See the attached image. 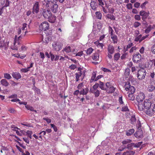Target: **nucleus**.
Listing matches in <instances>:
<instances>
[{"mask_svg": "<svg viewBox=\"0 0 155 155\" xmlns=\"http://www.w3.org/2000/svg\"><path fill=\"white\" fill-rule=\"evenodd\" d=\"M4 78L7 79H10L12 78V77L10 74L8 73H5L4 74Z\"/></svg>", "mask_w": 155, "mask_h": 155, "instance_id": "a18cd8bd", "label": "nucleus"}, {"mask_svg": "<svg viewBox=\"0 0 155 155\" xmlns=\"http://www.w3.org/2000/svg\"><path fill=\"white\" fill-rule=\"evenodd\" d=\"M8 42L5 43L4 40L2 39V38L0 37V48L4 46L6 48L8 46Z\"/></svg>", "mask_w": 155, "mask_h": 155, "instance_id": "4468645a", "label": "nucleus"}, {"mask_svg": "<svg viewBox=\"0 0 155 155\" xmlns=\"http://www.w3.org/2000/svg\"><path fill=\"white\" fill-rule=\"evenodd\" d=\"M147 89L148 91L153 92L155 89V87L153 85L150 84L148 85Z\"/></svg>", "mask_w": 155, "mask_h": 155, "instance_id": "4be33fe9", "label": "nucleus"}, {"mask_svg": "<svg viewBox=\"0 0 155 155\" xmlns=\"http://www.w3.org/2000/svg\"><path fill=\"white\" fill-rule=\"evenodd\" d=\"M149 12H147L144 11L142 10L140 12V15L142 16V18L143 21L145 20L149 16Z\"/></svg>", "mask_w": 155, "mask_h": 155, "instance_id": "9b49d317", "label": "nucleus"}, {"mask_svg": "<svg viewBox=\"0 0 155 155\" xmlns=\"http://www.w3.org/2000/svg\"><path fill=\"white\" fill-rule=\"evenodd\" d=\"M145 95L143 92L139 93L136 98V100L137 102L135 103V104L140 111L143 110L142 103L143 102V101Z\"/></svg>", "mask_w": 155, "mask_h": 155, "instance_id": "f03ea898", "label": "nucleus"}, {"mask_svg": "<svg viewBox=\"0 0 155 155\" xmlns=\"http://www.w3.org/2000/svg\"><path fill=\"white\" fill-rule=\"evenodd\" d=\"M109 32L110 34V35L114 34V31L112 27L110 26L109 27Z\"/></svg>", "mask_w": 155, "mask_h": 155, "instance_id": "09e8293b", "label": "nucleus"}, {"mask_svg": "<svg viewBox=\"0 0 155 155\" xmlns=\"http://www.w3.org/2000/svg\"><path fill=\"white\" fill-rule=\"evenodd\" d=\"M10 2H11L9 1L8 0H6L5 6H8Z\"/></svg>", "mask_w": 155, "mask_h": 155, "instance_id": "0e129e2a", "label": "nucleus"}, {"mask_svg": "<svg viewBox=\"0 0 155 155\" xmlns=\"http://www.w3.org/2000/svg\"><path fill=\"white\" fill-rule=\"evenodd\" d=\"M134 143H129L127 145V147H126V148L128 149L131 150L134 147Z\"/></svg>", "mask_w": 155, "mask_h": 155, "instance_id": "f704fd0d", "label": "nucleus"}, {"mask_svg": "<svg viewBox=\"0 0 155 155\" xmlns=\"http://www.w3.org/2000/svg\"><path fill=\"white\" fill-rule=\"evenodd\" d=\"M130 93L134 94L135 91V89L134 87L133 86H131L130 87L129 90Z\"/></svg>", "mask_w": 155, "mask_h": 155, "instance_id": "a19ab883", "label": "nucleus"}, {"mask_svg": "<svg viewBox=\"0 0 155 155\" xmlns=\"http://www.w3.org/2000/svg\"><path fill=\"white\" fill-rule=\"evenodd\" d=\"M140 5V3L136 2L134 4V7L137 8H138Z\"/></svg>", "mask_w": 155, "mask_h": 155, "instance_id": "69168bd1", "label": "nucleus"}, {"mask_svg": "<svg viewBox=\"0 0 155 155\" xmlns=\"http://www.w3.org/2000/svg\"><path fill=\"white\" fill-rule=\"evenodd\" d=\"M135 19L137 20H140V15H136L134 16Z\"/></svg>", "mask_w": 155, "mask_h": 155, "instance_id": "bf43d9fd", "label": "nucleus"}, {"mask_svg": "<svg viewBox=\"0 0 155 155\" xmlns=\"http://www.w3.org/2000/svg\"><path fill=\"white\" fill-rule=\"evenodd\" d=\"M131 87V86L130 83L129 82H126L124 86L125 88L127 91H129Z\"/></svg>", "mask_w": 155, "mask_h": 155, "instance_id": "bb28decb", "label": "nucleus"}, {"mask_svg": "<svg viewBox=\"0 0 155 155\" xmlns=\"http://www.w3.org/2000/svg\"><path fill=\"white\" fill-rule=\"evenodd\" d=\"M141 24L140 22L138 21H135L134 24V26L135 28H137Z\"/></svg>", "mask_w": 155, "mask_h": 155, "instance_id": "8fccbe9b", "label": "nucleus"}, {"mask_svg": "<svg viewBox=\"0 0 155 155\" xmlns=\"http://www.w3.org/2000/svg\"><path fill=\"white\" fill-rule=\"evenodd\" d=\"M88 91L89 89L88 88H86L84 89L83 88L80 91V94L86 95L87 94Z\"/></svg>", "mask_w": 155, "mask_h": 155, "instance_id": "aec40b11", "label": "nucleus"}, {"mask_svg": "<svg viewBox=\"0 0 155 155\" xmlns=\"http://www.w3.org/2000/svg\"><path fill=\"white\" fill-rule=\"evenodd\" d=\"M63 51H64L66 53H69L71 51V47L70 46H66L64 49Z\"/></svg>", "mask_w": 155, "mask_h": 155, "instance_id": "e433bc0d", "label": "nucleus"}, {"mask_svg": "<svg viewBox=\"0 0 155 155\" xmlns=\"http://www.w3.org/2000/svg\"><path fill=\"white\" fill-rule=\"evenodd\" d=\"M27 135L28 136V137L30 138H32L31 135L32 134V132L31 130H28L26 132Z\"/></svg>", "mask_w": 155, "mask_h": 155, "instance_id": "c03bdc74", "label": "nucleus"}, {"mask_svg": "<svg viewBox=\"0 0 155 155\" xmlns=\"http://www.w3.org/2000/svg\"><path fill=\"white\" fill-rule=\"evenodd\" d=\"M39 10V3L38 2H36L34 5L32 12L34 14H37Z\"/></svg>", "mask_w": 155, "mask_h": 155, "instance_id": "9d476101", "label": "nucleus"}, {"mask_svg": "<svg viewBox=\"0 0 155 155\" xmlns=\"http://www.w3.org/2000/svg\"><path fill=\"white\" fill-rule=\"evenodd\" d=\"M151 51L155 54V44L152 46L151 48Z\"/></svg>", "mask_w": 155, "mask_h": 155, "instance_id": "680f3d73", "label": "nucleus"}, {"mask_svg": "<svg viewBox=\"0 0 155 155\" xmlns=\"http://www.w3.org/2000/svg\"><path fill=\"white\" fill-rule=\"evenodd\" d=\"M130 72V68H126V69L125 70L124 75L127 78L129 76Z\"/></svg>", "mask_w": 155, "mask_h": 155, "instance_id": "72a5a7b5", "label": "nucleus"}, {"mask_svg": "<svg viewBox=\"0 0 155 155\" xmlns=\"http://www.w3.org/2000/svg\"><path fill=\"white\" fill-rule=\"evenodd\" d=\"M134 132V129H131L126 131V135L127 136H130Z\"/></svg>", "mask_w": 155, "mask_h": 155, "instance_id": "a878e982", "label": "nucleus"}, {"mask_svg": "<svg viewBox=\"0 0 155 155\" xmlns=\"http://www.w3.org/2000/svg\"><path fill=\"white\" fill-rule=\"evenodd\" d=\"M50 125L51 126V127H52L54 131L57 132L58 130V129L57 128V127L54 124H50Z\"/></svg>", "mask_w": 155, "mask_h": 155, "instance_id": "864d4df0", "label": "nucleus"}, {"mask_svg": "<svg viewBox=\"0 0 155 155\" xmlns=\"http://www.w3.org/2000/svg\"><path fill=\"white\" fill-rule=\"evenodd\" d=\"M96 17L98 19H101L102 15L101 13L100 12H97L95 13Z\"/></svg>", "mask_w": 155, "mask_h": 155, "instance_id": "7c9ffc66", "label": "nucleus"}, {"mask_svg": "<svg viewBox=\"0 0 155 155\" xmlns=\"http://www.w3.org/2000/svg\"><path fill=\"white\" fill-rule=\"evenodd\" d=\"M130 120L131 124H135L136 121V118L134 115H132Z\"/></svg>", "mask_w": 155, "mask_h": 155, "instance_id": "c85d7f7f", "label": "nucleus"}, {"mask_svg": "<svg viewBox=\"0 0 155 155\" xmlns=\"http://www.w3.org/2000/svg\"><path fill=\"white\" fill-rule=\"evenodd\" d=\"M76 68V66L74 64H71L70 67L69 68L71 69L74 70Z\"/></svg>", "mask_w": 155, "mask_h": 155, "instance_id": "338daca9", "label": "nucleus"}, {"mask_svg": "<svg viewBox=\"0 0 155 155\" xmlns=\"http://www.w3.org/2000/svg\"><path fill=\"white\" fill-rule=\"evenodd\" d=\"M5 0H0V6L3 5L5 4Z\"/></svg>", "mask_w": 155, "mask_h": 155, "instance_id": "774afa93", "label": "nucleus"}, {"mask_svg": "<svg viewBox=\"0 0 155 155\" xmlns=\"http://www.w3.org/2000/svg\"><path fill=\"white\" fill-rule=\"evenodd\" d=\"M146 109L147 110L145 111V113L147 115L149 116H152L154 114V112L153 111L152 108H150Z\"/></svg>", "mask_w": 155, "mask_h": 155, "instance_id": "dca6fc26", "label": "nucleus"}, {"mask_svg": "<svg viewBox=\"0 0 155 155\" xmlns=\"http://www.w3.org/2000/svg\"><path fill=\"white\" fill-rule=\"evenodd\" d=\"M82 74V73L81 71H79V72L75 74L76 81H78L79 80V78L81 76Z\"/></svg>", "mask_w": 155, "mask_h": 155, "instance_id": "cd10ccee", "label": "nucleus"}, {"mask_svg": "<svg viewBox=\"0 0 155 155\" xmlns=\"http://www.w3.org/2000/svg\"><path fill=\"white\" fill-rule=\"evenodd\" d=\"M100 84H99V87L103 90H105V88L104 87V83L103 82L100 81H99Z\"/></svg>", "mask_w": 155, "mask_h": 155, "instance_id": "4c0bfd02", "label": "nucleus"}, {"mask_svg": "<svg viewBox=\"0 0 155 155\" xmlns=\"http://www.w3.org/2000/svg\"><path fill=\"white\" fill-rule=\"evenodd\" d=\"M135 153V152L132 150H127L124 152L123 155H134Z\"/></svg>", "mask_w": 155, "mask_h": 155, "instance_id": "393cba45", "label": "nucleus"}, {"mask_svg": "<svg viewBox=\"0 0 155 155\" xmlns=\"http://www.w3.org/2000/svg\"><path fill=\"white\" fill-rule=\"evenodd\" d=\"M91 8L94 10H96L98 5L95 0H92L90 3Z\"/></svg>", "mask_w": 155, "mask_h": 155, "instance_id": "f8f14e48", "label": "nucleus"}, {"mask_svg": "<svg viewBox=\"0 0 155 155\" xmlns=\"http://www.w3.org/2000/svg\"><path fill=\"white\" fill-rule=\"evenodd\" d=\"M12 77L17 80H18L21 78L20 74L18 72H13L12 74Z\"/></svg>", "mask_w": 155, "mask_h": 155, "instance_id": "2eb2a0df", "label": "nucleus"}, {"mask_svg": "<svg viewBox=\"0 0 155 155\" xmlns=\"http://www.w3.org/2000/svg\"><path fill=\"white\" fill-rule=\"evenodd\" d=\"M93 51V49L91 48H90L88 49L87 50H85V51H86L87 54H90L92 53Z\"/></svg>", "mask_w": 155, "mask_h": 155, "instance_id": "79ce46f5", "label": "nucleus"}, {"mask_svg": "<svg viewBox=\"0 0 155 155\" xmlns=\"http://www.w3.org/2000/svg\"><path fill=\"white\" fill-rule=\"evenodd\" d=\"M146 75V72L144 69L140 70L138 71L137 77L140 80H143L144 79Z\"/></svg>", "mask_w": 155, "mask_h": 155, "instance_id": "0eeeda50", "label": "nucleus"}, {"mask_svg": "<svg viewBox=\"0 0 155 155\" xmlns=\"http://www.w3.org/2000/svg\"><path fill=\"white\" fill-rule=\"evenodd\" d=\"M83 83H81L78 85L77 87V88L78 90H80L83 88Z\"/></svg>", "mask_w": 155, "mask_h": 155, "instance_id": "5fc2aeb1", "label": "nucleus"}, {"mask_svg": "<svg viewBox=\"0 0 155 155\" xmlns=\"http://www.w3.org/2000/svg\"><path fill=\"white\" fill-rule=\"evenodd\" d=\"M107 50L108 52L110 54H113L114 51V47L111 45L108 46Z\"/></svg>", "mask_w": 155, "mask_h": 155, "instance_id": "6ab92c4d", "label": "nucleus"}, {"mask_svg": "<svg viewBox=\"0 0 155 155\" xmlns=\"http://www.w3.org/2000/svg\"><path fill=\"white\" fill-rule=\"evenodd\" d=\"M118 101L120 103V104H123L124 103V102L122 100V97L120 96L119 97Z\"/></svg>", "mask_w": 155, "mask_h": 155, "instance_id": "e2e57ef3", "label": "nucleus"}, {"mask_svg": "<svg viewBox=\"0 0 155 155\" xmlns=\"http://www.w3.org/2000/svg\"><path fill=\"white\" fill-rule=\"evenodd\" d=\"M137 49V48L135 46H134L132 47L130 49L129 52L130 53H131L134 51L136 50Z\"/></svg>", "mask_w": 155, "mask_h": 155, "instance_id": "13d9d810", "label": "nucleus"}, {"mask_svg": "<svg viewBox=\"0 0 155 155\" xmlns=\"http://www.w3.org/2000/svg\"><path fill=\"white\" fill-rule=\"evenodd\" d=\"M111 39L114 44H116L118 41V38L117 35L115 34L110 35Z\"/></svg>", "mask_w": 155, "mask_h": 155, "instance_id": "412c9836", "label": "nucleus"}, {"mask_svg": "<svg viewBox=\"0 0 155 155\" xmlns=\"http://www.w3.org/2000/svg\"><path fill=\"white\" fill-rule=\"evenodd\" d=\"M152 28V26L150 25L145 30V32L146 33H149L150 31Z\"/></svg>", "mask_w": 155, "mask_h": 155, "instance_id": "49530a36", "label": "nucleus"}, {"mask_svg": "<svg viewBox=\"0 0 155 155\" xmlns=\"http://www.w3.org/2000/svg\"><path fill=\"white\" fill-rule=\"evenodd\" d=\"M142 143V142H139L137 143H134V147H139L140 146L141 144Z\"/></svg>", "mask_w": 155, "mask_h": 155, "instance_id": "4d7b16f0", "label": "nucleus"}, {"mask_svg": "<svg viewBox=\"0 0 155 155\" xmlns=\"http://www.w3.org/2000/svg\"><path fill=\"white\" fill-rule=\"evenodd\" d=\"M120 57V54L118 53H117L114 54V59L115 60L117 61L119 59Z\"/></svg>", "mask_w": 155, "mask_h": 155, "instance_id": "37998d69", "label": "nucleus"}, {"mask_svg": "<svg viewBox=\"0 0 155 155\" xmlns=\"http://www.w3.org/2000/svg\"><path fill=\"white\" fill-rule=\"evenodd\" d=\"M121 110L122 111H127L129 110L127 107L126 106L122 107Z\"/></svg>", "mask_w": 155, "mask_h": 155, "instance_id": "6e6d98bb", "label": "nucleus"}, {"mask_svg": "<svg viewBox=\"0 0 155 155\" xmlns=\"http://www.w3.org/2000/svg\"><path fill=\"white\" fill-rule=\"evenodd\" d=\"M90 92L94 93L95 97H98L100 94V91L98 90L93 91V90L91 89L90 91Z\"/></svg>", "mask_w": 155, "mask_h": 155, "instance_id": "5701e85b", "label": "nucleus"}, {"mask_svg": "<svg viewBox=\"0 0 155 155\" xmlns=\"http://www.w3.org/2000/svg\"><path fill=\"white\" fill-rule=\"evenodd\" d=\"M133 61L135 63H139L141 60V56L138 52H136L133 55Z\"/></svg>", "mask_w": 155, "mask_h": 155, "instance_id": "423d86ee", "label": "nucleus"}, {"mask_svg": "<svg viewBox=\"0 0 155 155\" xmlns=\"http://www.w3.org/2000/svg\"><path fill=\"white\" fill-rule=\"evenodd\" d=\"M141 125L140 121H138L137 124V128L138 130L141 129Z\"/></svg>", "mask_w": 155, "mask_h": 155, "instance_id": "3c124183", "label": "nucleus"}, {"mask_svg": "<svg viewBox=\"0 0 155 155\" xmlns=\"http://www.w3.org/2000/svg\"><path fill=\"white\" fill-rule=\"evenodd\" d=\"M99 58V54L98 53H96L94 54L92 58L95 61L97 60Z\"/></svg>", "mask_w": 155, "mask_h": 155, "instance_id": "58836bf2", "label": "nucleus"}, {"mask_svg": "<svg viewBox=\"0 0 155 155\" xmlns=\"http://www.w3.org/2000/svg\"><path fill=\"white\" fill-rule=\"evenodd\" d=\"M1 84L3 86L5 87H7L8 86L9 84L7 81L5 79H2L0 81Z\"/></svg>", "mask_w": 155, "mask_h": 155, "instance_id": "b1692460", "label": "nucleus"}, {"mask_svg": "<svg viewBox=\"0 0 155 155\" xmlns=\"http://www.w3.org/2000/svg\"><path fill=\"white\" fill-rule=\"evenodd\" d=\"M135 137L137 138H142L143 137V132L141 129L138 130L134 134Z\"/></svg>", "mask_w": 155, "mask_h": 155, "instance_id": "1a4fd4ad", "label": "nucleus"}, {"mask_svg": "<svg viewBox=\"0 0 155 155\" xmlns=\"http://www.w3.org/2000/svg\"><path fill=\"white\" fill-rule=\"evenodd\" d=\"M132 142V140L130 139H127L123 141L122 143L124 145L130 143Z\"/></svg>", "mask_w": 155, "mask_h": 155, "instance_id": "c9c22d12", "label": "nucleus"}, {"mask_svg": "<svg viewBox=\"0 0 155 155\" xmlns=\"http://www.w3.org/2000/svg\"><path fill=\"white\" fill-rule=\"evenodd\" d=\"M106 17L107 18L110 19L112 20H115V17L112 14H108L107 15Z\"/></svg>", "mask_w": 155, "mask_h": 155, "instance_id": "2f4dec72", "label": "nucleus"}, {"mask_svg": "<svg viewBox=\"0 0 155 155\" xmlns=\"http://www.w3.org/2000/svg\"><path fill=\"white\" fill-rule=\"evenodd\" d=\"M116 89V88L112 85L109 82H107L105 84V88L104 91L108 94L113 93Z\"/></svg>", "mask_w": 155, "mask_h": 155, "instance_id": "7ed1b4c3", "label": "nucleus"}, {"mask_svg": "<svg viewBox=\"0 0 155 155\" xmlns=\"http://www.w3.org/2000/svg\"><path fill=\"white\" fill-rule=\"evenodd\" d=\"M99 85V84L97 83H96L93 86V88L94 89L93 91L97 90V89Z\"/></svg>", "mask_w": 155, "mask_h": 155, "instance_id": "603ef678", "label": "nucleus"}, {"mask_svg": "<svg viewBox=\"0 0 155 155\" xmlns=\"http://www.w3.org/2000/svg\"><path fill=\"white\" fill-rule=\"evenodd\" d=\"M53 1H49L45 0L44 1L43 4L49 9H51L53 12L56 13L58 11V5L56 3L54 2Z\"/></svg>", "mask_w": 155, "mask_h": 155, "instance_id": "f257e3e1", "label": "nucleus"}, {"mask_svg": "<svg viewBox=\"0 0 155 155\" xmlns=\"http://www.w3.org/2000/svg\"><path fill=\"white\" fill-rule=\"evenodd\" d=\"M153 103L151 102V101L149 100H145L142 103L143 106V110L145 108V109L151 108L153 106Z\"/></svg>", "mask_w": 155, "mask_h": 155, "instance_id": "20e7f679", "label": "nucleus"}, {"mask_svg": "<svg viewBox=\"0 0 155 155\" xmlns=\"http://www.w3.org/2000/svg\"><path fill=\"white\" fill-rule=\"evenodd\" d=\"M17 37V35H15L14 38L13 45L11 47V48L13 50H17L18 49V47H17V46L16 45V43H17V42L16 41Z\"/></svg>", "mask_w": 155, "mask_h": 155, "instance_id": "f3484780", "label": "nucleus"}, {"mask_svg": "<svg viewBox=\"0 0 155 155\" xmlns=\"http://www.w3.org/2000/svg\"><path fill=\"white\" fill-rule=\"evenodd\" d=\"M127 8L129 9H132V5L131 3L128 4L127 5Z\"/></svg>", "mask_w": 155, "mask_h": 155, "instance_id": "052dcab7", "label": "nucleus"}, {"mask_svg": "<svg viewBox=\"0 0 155 155\" xmlns=\"http://www.w3.org/2000/svg\"><path fill=\"white\" fill-rule=\"evenodd\" d=\"M128 99L131 101H133L134 100L135 97L134 96L133 94L129 93L128 95Z\"/></svg>", "mask_w": 155, "mask_h": 155, "instance_id": "ea45409f", "label": "nucleus"}, {"mask_svg": "<svg viewBox=\"0 0 155 155\" xmlns=\"http://www.w3.org/2000/svg\"><path fill=\"white\" fill-rule=\"evenodd\" d=\"M48 19V21L51 23H54L55 22L56 19V17L54 15L51 14V16H50Z\"/></svg>", "mask_w": 155, "mask_h": 155, "instance_id": "a211bd4d", "label": "nucleus"}, {"mask_svg": "<svg viewBox=\"0 0 155 155\" xmlns=\"http://www.w3.org/2000/svg\"><path fill=\"white\" fill-rule=\"evenodd\" d=\"M53 48H54L55 50L56 51H59L62 48V45H61V44L60 43H55L54 46L53 45Z\"/></svg>", "mask_w": 155, "mask_h": 155, "instance_id": "ddd939ff", "label": "nucleus"}, {"mask_svg": "<svg viewBox=\"0 0 155 155\" xmlns=\"http://www.w3.org/2000/svg\"><path fill=\"white\" fill-rule=\"evenodd\" d=\"M41 14L44 18L47 19L50 16H51V12L48 8H45L42 9Z\"/></svg>", "mask_w": 155, "mask_h": 155, "instance_id": "39448f33", "label": "nucleus"}, {"mask_svg": "<svg viewBox=\"0 0 155 155\" xmlns=\"http://www.w3.org/2000/svg\"><path fill=\"white\" fill-rule=\"evenodd\" d=\"M142 37L141 35H140L137 37H136L134 40L135 41H139V42H140L141 41H140L141 38Z\"/></svg>", "mask_w": 155, "mask_h": 155, "instance_id": "de8ad7c7", "label": "nucleus"}, {"mask_svg": "<svg viewBox=\"0 0 155 155\" xmlns=\"http://www.w3.org/2000/svg\"><path fill=\"white\" fill-rule=\"evenodd\" d=\"M49 24L46 21L43 22L39 26V29L41 31H46L49 29Z\"/></svg>", "mask_w": 155, "mask_h": 155, "instance_id": "6e6552de", "label": "nucleus"}, {"mask_svg": "<svg viewBox=\"0 0 155 155\" xmlns=\"http://www.w3.org/2000/svg\"><path fill=\"white\" fill-rule=\"evenodd\" d=\"M25 107L28 110H30L31 111H34L36 113H37L36 110H34V108L31 106L28 105H27L25 106Z\"/></svg>", "mask_w": 155, "mask_h": 155, "instance_id": "c756f323", "label": "nucleus"}, {"mask_svg": "<svg viewBox=\"0 0 155 155\" xmlns=\"http://www.w3.org/2000/svg\"><path fill=\"white\" fill-rule=\"evenodd\" d=\"M96 74L95 72H92L91 78L90 80V82H92L94 81H95V79L96 78Z\"/></svg>", "mask_w": 155, "mask_h": 155, "instance_id": "473e14b6", "label": "nucleus"}]
</instances>
